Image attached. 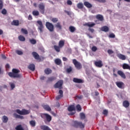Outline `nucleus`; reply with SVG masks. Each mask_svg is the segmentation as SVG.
Wrapping results in <instances>:
<instances>
[{
    "label": "nucleus",
    "instance_id": "1",
    "mask_svg": "<svg viewBox=\"0 0 130 130\" xmlns=\"http://www.w3.org/2000/svg\"><path fill=\"white\" fill-rule=\"evenodd\" d=\"M19 73H20V70L16 69H12V72H9L8 73V75L10 78H21L22 77V75L21 74H19Z\"/></svg>",
    "mask_w": 130,
    "mask_h": 130
},
{
    "label": "nucleus",
    "instance_id": "2",
    "mask_svg": "<svg viewBox=\"0 0 130 130\" xmlns=\"http://www.w3.org/2000/svg\"><path fill=\"white\" fill-rule=\"evenodd\" d=\"M66 41L64 40H60L59 41L58 46L54 45V49L57 52H60V48H62L63 46H64V42Z\"/></svg>",
    "mask_w": 130,
    "mask_h": 130
},
{
    "label": "nucleus",
    "instance_id": "3",
    "mask_svg": "<svg viewBox=\"0 0 130 130\" xmlns=\"http://www.w3.org/2000/svg\"><path fill=\"white\" fill-rule=\"evenodd\" d=\"M68 110L70 112L68 114V115H74L76 114V107L74 105L69 106L68 108Z\"/></svg>",
    "mask_w": 130,
    "mask_h": 130
},
{
    "label": "nucleus",
    "instance_id": "4",
    "mask_svg": "<svg viewBox=\"0 0 130 130\" xmlns=\"http://www.w3.org/2000/svg\"><path fill=\"white\" fill-rule=\"evenodd\" d=\"M73 126L76 128H84L85 127V124L79 121H75L74 122Z\"/></svg>",
    "mask_w": 130,
    "mask_h": 130
},
{
    "label": "nucleus",
    "instance_id": "5",
    "mask_svg": "<svg viewBox=\"0 0 130 130\" xmlns=\"http://www.w3.org/2000/svg\"><path fill=\"white\" fill-rule=\"evenodd\" d=\"M41 117L43 119H46V120H47V121H48V122H50L51 121V119H52V118L51 117V116H50V115H49L48 114H46V113L42 114L41 115Z\"/></svg>",
    "mask_w": 130,
    "mask_h": 130
},
{
    "label": "nucleus",
    "instance_id": "6",
    "mask_svg": "<svg viewBox=\"0 0 130 130\" xmlns=\"http://www.w3.org/2000/svg\"><path fill=\"white\" fill-rule=\"evenodd\" d=\"M46 27L50 32H53L54 30V26H53V24L49 22H46Z\"/></svg>",
    "mask_w": 130,
    "mask_h": 130
},
{
    "label": "nucleus",
    "instance_id": "7",
    "mask_svg": "<svg viewBox=\"0 0 130 130\" xmlns=\"http://www.w3.org/2000/svg\"><path fill=\"white\" fill-rule=\"evenodd\" d=\"M73 63L74 64L76 69L77 70H81L82 69V64L80 63V62H78L77 59H73Z\"/></svg>",
    "mask_w": 130,
    "mask_h": 130
},
{
    "label": "nucleus",
    "instance_id": "8",
    "mask_svg": "<svg viewBox=\"0 0 130 130\" xmlns=\"http://www.w3.org/2000/svg\"><path fill=\"white\" fill-rule=\"evenodd\" d=\"M16 112L20 115H26L27 114H29V111L26 109H22L21 111L20 110V109H17Z\"/></svg>",
    "mask_w": 130,
    "mask_h": 130
},
{
    "label": "nucleus",
    "instance_id": "9",
    "mask_svg": "<svg viewBox=\"0 0 130 130\" xmlns=\"http://www.w3.org/2000/svg\"><path fill=\"white\" fill-rule=\"evenodd\" d=\"M38 8L40 13L44 15V13H45V5L43 3H41L39 5Z\"/></svg>",
    "mask_w": 130,
    "mask_h": 130
},
{
    "label": "nucleus",
    "instance_id": "10",
    "mask_svg": "<svg viewBox=\"0 0 130 130\" xmlns=\"http://www.w3.org/2000/svg\"><path fill=\"white\" fill-rule=\"evenodd\" d=\"M63 82L62 80H59L56 82V83L54 85V88H58V89H61L62 88V84Z\"/></svg>",
    "mask_w": 130,
    "mask_h": 130
},
{
    "label": "nucleus",
    "instance_id": "11",
    "mask_svg": "<svg viewBox=\"0 0 130 130\" xmlns=\"http://www.w3.org/2000/svg\"><path fill=\"white\" fill-rule=\"evenodd\" d=\"M37 23H38V25H39L38 26V29L40 30V33H42V32H43V28H44L42 21H41V20H38Z\"/></svg>",
    "mask_w": 130,
    "mask_h": 130
},
{
    "label": "nucleus",
    "instance_id": "12",
    "mask_svg": "<svg viewBox=\"0 0 130 130\" xmlns=\"http://www.w3.org/2000/svg\"><path fill=\"white\" fill-rule=\"evenodd\" d=\"M94 63L97 68H102L103 67V62L101 60L94 61Z\"/></svg>",
    "mask_w": 130,
    "mask_h": 130
},
{
    "label": "nucleus",
    "instance_id": "13",
    "mask_svg": "<svg viewBox=\"0 0 130 130\" xmlns=\"http://www.w3.org/2000/svg\"><path fill=\"white\" fill-rule=\"evenodd\" d=\"M116 85L117 87L119 88L120 89H123L124 87V83H123L122 82H116Z\"/></svg>",
    "mask_w": 130,
    "mask_h": 130
},
{
    "label": "nucleus",
    "instance_id": "14",
    "mask_svg": "<svg viewBox=\"0 0 130 130\" xmlns=\"http://www.w3.org/2000/svg\"><path fill=\"white\" fill-rule=\"evenodd\" d=\"M59 94H60L56 97V100H59V99H61V98H62L63 97V91H62V90L61 89H60L59 90Z\"/></svg>",
    "mask_w": 130,
    "mask_h": 130
},
{
    "label": "nucleus",
    "instance_id": "15",
    "mask_svg": "<svg viewBox=\"0 0 130 130\" xmlns=\"http://www.w3.org/2000/svg\"><path fill=\"white\" fill-rule=\"evenodd\" d=\"M96 19L98 20V21H100V22H103L104 21V17L101 14H98L95 16Z\"/></svg>",
    "mask_w": 130,
    "mask_h": 130
},
{
    "label": "nucleus",
    "instance_id": "16",
    "mask_svg": "<svg viewBox=\"0 0 130 130\" xmlns=\"http://www.w3.org/2000/svg\"><path fill=\"white\" fill-rule=\"evenodd\" d=\"M117 74L119 75V76H120L122 79H126V77L125 76V74L123 73V72L119 70L117 71Z\"/></svg>",
    "mask_w": 130,
    "mask_h": 130
},
{
    "label": "nucleus",
    "instance_id": "17",
    "mask_svg": "<svg viewBox=\"0 0 130 130\" xmlns=\"http://www.w3.org/2000/svg\"><path fill=\"white\" fill-rule=\"evenodd\" d=\"M73 81L74 83H77L78 84H81L82 83H84V81H83V80H82L81 79H78L77 78H73Z\"/></svg>",
    "mask_w": 130,
    "mask_h": 130
},
{
    "label": "nucleus",
    "instance_id": "18",
    "mask_svg": "<svg viewBox=\"0 0 130 130\" xmlns=\"http://www.w3.org/2000/svg\"><path fill=\"white\" fill-rule=\"evenodd\" d=\"M32 55L34 56V58L35 59H37L39 60V59H40V56H39V54L37 53L36 52H32Z\"/></svg>",
    "mask_w": 130,
    "mask_h": 130
},
{
    "label": "nucleus",
    "instance_id": "19",
    "mask_svg": "<svg viewBox=\"0 0 130 130\" xmlns=\"http://www.w3.org/2000/svg\"><path fill=\"white\" fill-rule=\"evenodd\" d=\"M117 56L119 58V59H121L122 60H125V59H126V57H125V55L122 54H118L117 55Z\"/></svg>",
    "mask_w": 130,
    "mask_h": 130
},
{
    "label": "nucleus",
    "instance_id": "20",
    "mask_svg": "<svg viewBox=\"0 0 130 130\" xmlns=\"http://www.w3.org/2000/svg\"><path fill=\"white\" fill-rule=\"evenodd\" d=\"M123 106L125 107V108H127V107H129V102L128 101H124L123 102Z\"/></svg>",
    "mask_w": 130,
    "mask_h": 130
},
{
    "label": "nucleus",
    "instance_id": "21",
    "mask_svg": "<svg viewBox=\"0 0 130 130\" xmlns=\"http://www.w3.org/2000/svg\"><path fill=\"white\" fill-rule=\"evenodd\" d=\"M101 30L103 32H108L109 31V27L107 26H104L101 27Z\"/></svg>",
    "mask_w": 130,
    "mask_h": 130
},
{
    "label": "nucleus",
    "instance_id": "22",
    "mask_svg": "<svg viewBox=\"0 0 130 130\" xmlns=\"http://www.w3.org/2000/svg\"><path fill=\"white\" fill-rule=\"evenodd\" d=\"M42 106L44 109H45L47 111H51V108H50L49 106L47 105H43Z\"/></svg>",
    "mask_w": 130,
    "mask_h": 130
},
{
    "label": "nucleus",
    "instance_id": "23",
    "mask_svg": "<svg viewBox=\"0 0 130 130\" xmlns=\"http://www.w3.org/2000/svg\"><path fill=\"white\" fill-rule=\"evenodd\" d=\"M14 117L15 118H19V119H24V117L22 116H21L20 115H18L17 113H14L13 114Z\"/></svg>",
    "mask_w": 130,
    "mask_h": 130
},
{
    "label": "nucleus",
    "instance_id": "24",
    "mask_svg": "<svg viewBox=\"0 0 130 130\" xmlns=\"http://www.w3.org/2000/svg\"><path fill=\"white\" fill-rule=\"evenodd\" d=\"M55 27L59 30H61V29H62V26L60 24V22H57L56 24H55Z\"/></svg>",
    "mask_w": 130,
    "mask_h": 130
},
{
    "label": "nucleus",
    "instance_id": "25",
    "mask_svg": "<svg viewBox=\"0 0 130 130\" xmlns=\"http://www.w3.org/2000/svg\"><path fill=\"white\" fill-rule=\"evenodd\" d=\"M44 73L46 75H49V74L52 73V70L49 68H47L44 70Z\"/></svg>",
    "mask_w": 130,
    "mask_h": 130
},
{
    "label": "nucleus",
    "instance_id": "26",
    "mask_svg": "<svg viewBox=\"0 0 130 130\" xmlns=\"http://www.w3.org/2000/svg\"><path fill=\"white\" fill-rule=\"evenodd\" d=\"M28 69L30 71L34 72V71H35V65L34 64H30L28 66Z\"/></svg>",
    "mask_w": 130,
    "mask_h": 130
},
{
    "label": "nucleus",
    "instance_id": "27",
    "mask_svg": "<svg viewBox=\"0 0 130 130\" xmlns=\"http://www.w3.org/2000/svg\"><path fill=\"white\" fill-rule=\"evenodd\" d=\"M122 68L123 70H129L130 71V66L128 64L123 63L122 65Z\"/></svg>",
    "mask_w": 130,
    "mask_h": 130
},
{
    "label": "nucleus",
    "instance_id": "28",
    "mask_svg": "<svg viewBox=\"0 0 130 130\" xmlns=\"http://www.w3.org/2000/svg\"><path fill=\"white\" fill-rule=\"evenodd\" d=\"M40 128L43 130H51L49 127L46 125H41L40 126Z\"/></svg>",
    "mask_w": 130,
    "mask_h": 130
},
{
    "label": "nucleus",
    "instance_id": "29",
    "mask_svg": "<svg viewBox=\"0 0 130 130\" xmlns=\"http://www.w3.org/2000/svg\"><path fill=\"white\" fill-rule=\"evenodd\" d=\"M11 25L13 26H19V20H13L11 22Z\"/></svg>",
    "mask_w": 130,
    "mask_h": 130
},
{
    "label": "nucleus",
    "instance_id": "30",
    "mask_svg": "<svg viewBox=\"0 0 130 130\" xmlns=\"http://www.w3.org/2000/svg\"><path fill=\"white\" fill-rule=\"evenodd\" d=\"M84 26H88V27H93V26H95V23H90V22H88L84 24Z\"/></svg>",
    "mask_w": 130,
    "mask_h": 130
},
{
    "label": "nucleus",
    "instance_id": "31",
    "mask_svg": "<svg viewBox=\"0 0 130 130\" xmlns=\"http://www.w3.org/2000/svg\"><path fill=\"white\" fill-rule=\"evenodd\" d=\"M84 5L85 7H86V8H88L90 9V8H91L92 7V4H90L89 2H85L84 3Z\"/></svg>",
    "mask_w": 130,
    "mask_h": 130
},
{
    "label": "nucleus",
    "instance_id": "32",
    "mask_svg": "<svg viewBox=\"0 0 130 130\" xmlns=\"http://www.w3.org/2000/svg\"><path fill=\"white\" fill-rule=\"evenodd\" d=\"M2 120L4 123H7V122H8V120H9V118L6 116H3Z\"/></svg>",
    "mask_w": 130,
    "mask_h": 130
},
{
    "label": "nucleus",
    "instance_id": "33",
    "mask_svg": "<svg viewBox=\"0 0 130 130\" xmlns=\"http://www.w3.org/2000/svg\"><path fill=\"white\" fill-rule=\"evenodd\" d=\"M55 63H56L57 66H59L61 63V60L60 59L57 58L54 60Z\"/></svg>",
    "mask_w": 130,
    "mask_h": 130
},
{
    "label": "nucleus",
    "instance_id": "34",
    "mask_svg": "<svg viewBox=\"0 0 130 130\" xmlns=\"http://www.w3.org/2000/svg\"><path fill=\"white\" fill-rule=\"evenodd\" d=\"M69 31L71 32V33H74L75 31H76V27L73 26H70L69 27Z\"/></svg>",
    "mask_w": 130,
    "mask_h": 130
},
{
    "label": "nucleus",
    "instance_id": "35",
    "mask_svg": "<svg viewBox=\"0 0 130 130\" xmlns=\"http://www.w3.org/2000/svg\"><path fill=\"white\" fill-rule=\"evenodd\" d=\"M54 80H56V78H55L54 77H49L48 78V80H47V82H53V81H54Z\"/></svg>",
    "mask_w": 130,
    "mask_h": 130
},
{
    "label": "nucleus",
    "instance_id": "36",
    "mask_svg": "<svg viewBox=\"0 0 130 130\" xmlns=\"http://www.w3.org/2000/svg\"><path fill=\"white\" fill-rule=\"evenodd\" d=\"M16 130H24V128L22 127V125L19 124L15 127Z\"/></svg>",
    "mask_w": 130,
    "mask_h": 130
},
{
    "label": "nucleus",
    "instance_id": "37",
    "mask_svg": "<svg viewBox=\"0 0 130 130\" xmlns=\"http://www.w3.org/2000/svg\"><path fill=\"white\" fill-rule=\"evenodd\" d=\"M29 123H30L31 126H32V127H34V126H35V125H36V122H35V120L30 121Z\"/></svg>",
    "mask_w": 130,
    "mask_h": 130
},
{
    "label": "nucleus",
    "instance_id": "38",
    "mask_svg": "<svg viewBox=\"0 0 130 130\" xmlns=\"http://www.w3.org/2000/svg\"><path fill=\"white\" fill-rule=\"evenodd\" d=\"M18 39L19 40H20V41H25V40H26V39H25V37L21 35L18 37Z\"/></svg>",
    "mask_w": 130,
    "mask_h": 130
},
{
    "label": "nucleus",
    "instance_id": "39",
    "mask_svg": "<svg viewBox=\"0 0 130 130\" xmlns=\"http://www.w3.org/2000/svg\"><path fill=\"white\" fill-rule=\"evenodd\" d=\"M80 116L81 119H85V118H86V115H85V114L84 113H81L80 114Z\"/></svg>",
    "mask_w": 130,
    "mask_h": 130
},
{
    "label": "nucleus",
    "instance_id": "40",
    "mask_svg": "<svg viewBox=\"0 0 130 130\" xmlns=\"http://www.w3.org/2000/svg\"><path fill=\"white\" fill-rule=\"evenodd\" d=\"M77 7L78 9H83L84 5L82 3H78L77 5Z\"/></svg>",
    "mask_w": 130,
    "mask_h": 130
},
{
    "label": "nucleus",
    "instance_id": "41",
    "mask_svg": "<svg viewBox=\"0 0 130 130\" xmlns=\"http://www.w3.org/2000/svg\"><path fill=\"white\" fill-rule=\"evenodd\" d=\"M51 21L53 23H57V22H58V18H53L51 19Z\"/></svg>",
    "mask_w": 130,
    "mask_h": 130
},
{
    "label": "nucleus",
    "instance_id": "42",
    "mask_svg": "<svg viewBox=\"0 0 130 130\" xmlns=\"http://www.w3.org/2000/svg\"><path fill=\"white\" fill-rule=\"evenodd\" d=\"M32 15L34 16H39V12L38 11L35 10L32 11Z\"/></svg>",
    "mask_w": 130,
    "mask_h": 130
},
{
    "label": "nucleus",
    "instance_id": "43",
    "mask_svg": "<svg viewBox=\"0 0 130 130\" xmlns=\"http://www.w3.org/2000/svg\"><path fill=\"white\" fill-rule=\"evenodd\" d=\"M21 32L23 33V34L27 35L28 34V30L24 28H21Z\"/></svg>",
    "mask_w": 130,
    "mask_h": 130
},
{
    "label": "nucleus",
    "instance_id": "44",
    "mask_svg": "<svg viewBox=\"0 0 130 130\" xmlns=\"http://www.w3.org/2000/svg\"><path fill=\"white\" fill-rule=\"evenodd\" d=\"M29 42H30L31 44H36L37 42L35 39H32L29 40Z\"/></svg>",
    "mask_w": 130,
    "mask_h": 130
},
{
    "label": "nucleus",
    "instance_id": "45",
    "mask_svg": "<svg viewBox=\"0 0 130 130\" xmlns=\"http://www.w3.org/2000/svg\"><path fill=\"white\" fill-rule=\"evenodd\" d=\"M76 108L77 111H81L82 110V107H81V105H77L76 106Z\"/></svg>",
    "mask_w": 130,
    "mask_h": 130
},
{
    "label": "nucleus",
    "instance_id": "46",
    "mask_svg": "<svg viewBox=\"0 0 130 130\" xmlns=\"http://www.w3.org/2000/svg\"><path fill=\"white\" fill-rule=\"evenodd\" d=\"M16 53H17V54H18V55H22V54H23V52L22 51L17 50L16 51Z\"/></svg>",
    "mask_w": 130,
    "mask_h": 130
},
{
    "label": "nucleus",
    "instance_id": "47",
    "mask_svg": "<svg viewBox=\"0 0 130 130\" xmlns=\"http://www.w3.org/2000/svg\"><path fill=\"white\" fill-rule=\"evenodd\" d=\"M73 71V69L72 68V67H70V68H68L66 70V72L70 74Z\"/></svg>",
    "mask_w": 130,
    "mask_h": 130
},
{
    "label": "nucleus",
    "instance_id": "48",
    "mask_svg": "<svg viewBox=\"0 0 130 130\" xmlns=\"http://www.w3.org/2000/svg\"><path fill=\"white\" fill-rule=\"evenodd\" d=\"M109 37V38H115V35L113 33L110 34Z\"/></svg>",
    "mask_w": 130,
    "mask_h": 130
},
{
    "label": "nucleus",
    "instance_id": "49",
    "mask_svg": "<svg viewBox=\"0 0 130 130\" xmlns=\"http://www.w3.org/2000/svg\"><path fill=\"white\" fill-rule=\"evenodd\" d=\"M108 53L109 54H112L114 53V52L113 51H112V50H111V49H109V50H108Z\"/></svg>",
    "mask_w": 130,
    "mask_h": 130
},
{
    "label": "nucleus",
    "instance_id": "50",
    "mask_svg": "<svg viewBox=\"0 0 130 130\" xmlns=\"http://www.w3.org/2000/svg\"><path fill=\"white\" fill-rule=\"evenodd\" d=\"M4 4H3V1L0 0V10H2Z\"/></svg>",
    "mask_w": 130,
    "mask_h": 130
},
{
    "label": "nucleus",
    "instance_id": "51",
    "mask_svg": "<svg viewBox=\"0 0 130 130\" xmlns=\"http://www.w3.org/2000/svg\"><path fill=\"white\" fill-rule=\"evenodd\" d=\"M92 51L95 52L97 50V47L96 46H93L91 49Z\"/></svg>",
    "mask_w": 130,
    "mask_h": 130
},
{
    "label": "nucleus",
    "instance_id": "52",
    "mask_svg": "<svg viewBox=\"0 0 130 130\" xmlns=\"http://www.w3.org/2000/svg\"><path fill=\"white\" fill-rule=\"evenodd\" d=\"M2 14H3V15H6L7 10L5 9H3V10L2 11Z\"/></svg>",
    "mask_w": 130,
    "mask_h": 130
},
{
    "label": "nucleus",
    "instance_id": "53",
    "mask_svg": "<svg viewBox=\"0 0 130 130\" xmlns=\"http://www.w3.org/2000/svg\"><path fill=\"white\" fill-rule=\"evenodd\" d=\"M103 114H104V115H107V114H108V111L104 110L103 111Z\"/></svg>",
    "mask_w": 130,
    "mask_h": 130
},
{
    "label": "nucleus",
    "instance_id": "54",
    "mask_svg": "<svg viewBox=\"0 0 130 130\" xmlns=\"http://www.w3.org/2000/svg\"><path fill=\"white\" fill-rule=\"evenodd\" d=\"M10 87H11L12 90H13V89H14V88H15V84L10 83Z\"/></svg>",
    "mask_w": 130,
    "mask_h": 130
},
{
    "label": "nucleus",
    "instance_id": "55",
    "mask_svg": "<svg viewBox=\"0 0 130 130\" xmlns=\"http://www.w3.org/2000/svg\"><path fill=\"white\" fill-rule=\"evenodd\" d=\"M67 5H69V6H72V5H73V3L71 1V0H68L67 1Z\"/></svg>",
    "mask_w": 130,
    "mask_h": 130
},
{
    "label": "nucleus",
    "instance_id": "56",
    "mask_svg": "<svg viewBox=\"0 0 130 130\" xmlns=\"http://www.w3.org/2000/svg\"><path fill=\"white\" fill-rule=\"evenodd\" d=\"M28 20L31 21V20H33V17H32V15H29L28 17Z\"/></svg>",
    "mask_w": 130,
    "mask_h": 130
},
{
    "label": "nucleus",
    "instance_id": "57",
    "mask_svg": "<svg viewBox=\"0 0 130 130\" xmlns=\"http://www.w3.org/2000/svg\"><path fill=\"white\" fill-rule=\"evenodd\" d=\"M88 31H89L90 32H91V33H94V31H95L94 30V29L93 28H89L88 29Z\"/></svg>",
    "mask_w": 130,
    "mask_h": 130
},
{
    "label": "nucleus",
    "instance_id": "58",
    "mask_svg": "<svg viewBox=\"0 0 130 130\" xmlns=\"http://www.w3.org/2000/svg\"><path fill=\"white\" fill-rule=\"evenodd\" d=\"M96 2H99V3H105L106 2V0H95Z\"/></svg>",
    "mask_w": 130,
    "mask_h": 130
},
{
    "label": "nucleus",
    "instance_id": "59",
    "mask_svg": "<svg viewBox=\"0 0 130 130\" xmlns=\"http://www.w3.org/2000/svg\"><path fill=\"white\" fill-rule=\"evenodd\" d=\"M45 77L44 76H42L40 77V80H45Z\"/></svg>",
    "mask_w": 130,
    "mask_h": 130
},
{
    "label": "nucleus",
    "instance_id": "60",
    "mask_svg": "<svg viewBox=\"0 0 130 130\" xmlns=\"http://www.w3.org/2000/svg\"><path fill=\"white\" fill-rule=\"evenodd\" d=\"M62 59H63V61H67L68 60V59L66 57H63L62 58Z\"/></svg>",
    "mask_w": 130,
    "mask_h": 130
},
{
    "label": "nucleus",
    "instance_id": "61",
    "mask_svg": "<svg viewBox=\"0 0 130 130\" xmlns=\"http://www.w3.org/2000/svg\"><path fill=\"white\" fill-rule=\"evenodd\" d=\"M6 69H10V65L9 64H7L6 65Z\"/></svg>",
    "mask_w": 130,
    "mask_h": 130
},
{
    "label": "nucleus",
    "instance_id": "62",
    "mask_svg": "<svg viewBox=\"0 0 130 130\" xmlns=\"http://www.w3.org/2000/svg\"><path fill=\"white\" fill-rule=\"evenodd\" d=\"M2 58H3V59H6V58H7V57H6V55H2Z\"/></svg>",
    "mask_w": 130,
    "mask_h": 130
},
{
    "label": "nucleus",
    "instance_id": "63",
    "mask_svg": "<svg viewBox=\"0 0 130 130\" xmlns=\"http://www.w3.org/2000/svg\"><path fill=\"white\" fill-rule=\"evenodd\" d=\"M95 96H98V95H99V92H98V91H96V92H95Z\"/></svg>",
    "mask_w": 130,
    "mask_h": 130
},
{
    "label": "nucleus",
    "instance_id": "64",
    "mask_svg": "<svg viewBox=\"0 0 130 130\" xmlns=\"http://www.w3.org/2000/svg\"><path fill=\"white\" fill-rule=\"evenodd\" d=\"M4 33V31H3V30L0 29V35H2Z\"/></svg>",
    "mask_w": 130,
    "mask_h": 130
}]
</instances>
